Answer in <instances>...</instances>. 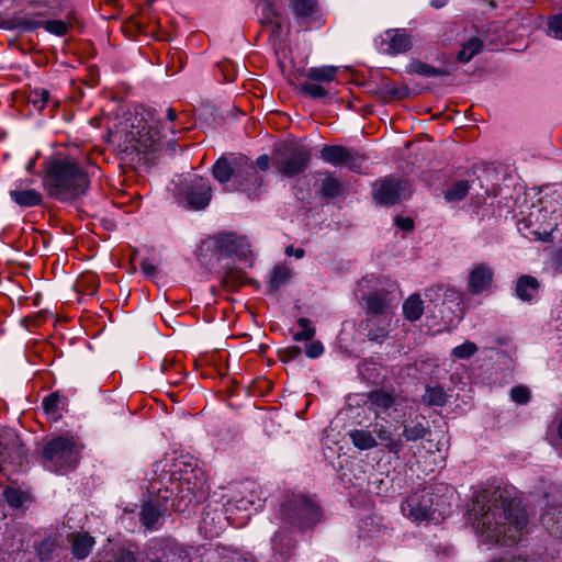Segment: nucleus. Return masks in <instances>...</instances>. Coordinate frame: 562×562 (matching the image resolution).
Wrapping results in <instances>:
<instances>
[{
  "label": "nucleus",
  "mask_w": 562,
  "mask_h": 562,
  "mask_svg": "<svg viewBox=\"0 0 562 562\" xmlns=\"http://www.w3.org/2000/svg\"><path fill=\"white\" fill-rule=\"evenodd\" d=\"M470 517L485 542L514 544L527 526V513L520 503L506 501L499 490L477 494Z\"/></svg>",
  "instance_id": "obj_1"
},
{
  "label": "nucleus",
  "mask_w": 562,
  "mask_h": 562,
  "mask_svg": "<svg viewBox=\"0 0 562 562\" xmlns=\"http://www.w3.org/2000/svg\"><path fill=\"white\" fill-rule=\"evenodd\" d=\"M43 184L52 198L69 201L86 192L89 180L75 159L53 157L45 162Z\"/></svg>",
  "instance_id": "obj_2"
},
{
  "label": "nucleus",
  "mask_w": 562,
  "mask_h": 562,
  "mask_svg": "<svg viewBox=\"0 0 562 562\" xmlns=\"http://www.w3.org/2000/svg\"><path fill=\"white\" fill-rule=\"evenodd\" d=\"M82 445L74 436H57L49 439L43 448L45 465L52 471L74 468L80 457Z\"/></svg>",
  "instance_id": "obj_3"
},
{
  "label": "nucleus",
  "mask_w": 562,
  "mask_h": 562,
  "mask_svg": "<svg viewBox=\"0 0 562 562\" xmlns=\"http://www.w3.org/2000/svg\"><path fill=\"white\" fill-rule=\"evenodd\" d=\"M348 436L352 445L359 450H371L382 445L393 456L398 457L402 452L401 438H395L394 431L384 424L376 423L372 429H352Z\"/></svg>",
  "instance_id": "obj_4"
},
{
  "label": "nucleus",
  "mask_w": 562,
  "mask_h": 562,
  "mask_svg": "<svg viewBox=\"0 0 562 562\" xmlns=\"http://www.w3.org/2000/svg\"><path fill=\"white\" fill-rule=\"evenodd\" d=\"M518 231L528 239L548 241L557 228L553 212L532 205L528 215L517 223Z\"/></svg>",
  "instance_id": "obj_5"
},
{
  "label": "nucleus",
  "mask_w": 562,
  "mask_h": 562,
  "mask_svg": "<svg viewBox=\"0 0 562 562\" xmlns=\"http://www.w3.org/2000/svg\"><path fill=\"white\" fill-rule=\"evenodd\" d=\"M128 137L134 150L146 153L165 137V134H162L160 121L154 117L151 112H147V119L142 117L137 125L132 124Z\"/></svg>",
  "instance_id": "obj_6"
},
{
  "label": "nucleus",
  "mask_w": 562,
  "mask_h": 562,
  "mask_svg": "<svg viewBox=\"0 0 562 562\" xmlns=\"http://www.w3.org/2000/svg\"><path fill=\"white\" fill-rule=\"evenodd\" d=\"M282 512L285 519L299 528L311 527L319 518L318 506L303 495L294 496L283 504Z\"/></svg>",
  "instance_id": "obj_7"
},
{
  "label": "nucleus",
  "mask_w": 562,
  "mask_h": 562,
  "mask_svg": "<svg viewBox=\"0 0 562 562\" xmlns=\"http://www.w3.org/2000/svg\"><path fill=\"white\" fill-rule=\"evenodd\" d=\"M262 501L260 485L255 481H244L234 486L227 505H232L239 510H248L250 507L256 509L260 507Z\"/></svg>",
  "instance_id": "obj_8"
},
{
  "label": "nucleus",
  "mask_w": 562,
  "mask_h": 562,
  "mask_svg": "<svg viewBox=\"0 0 562 562\" xmlns=\"http://www.w3.org/2000/svg\"><path fill=\"white\" fill-rule=\"evenodd\" d=\"M310 158V150L306 147H289L281 157L277 158V169L286 177H294L305 170Z\"/></svg>",
  "instance_id": "obj_9"
},
{
  "label": "nucleus",
  "mask_w": 562,
  "mask_h": 562,
  "mask_svg": "<svg viewBox=\"0 0 562 562\" xmlns=\"http://www.w3.org/2000/svg\"><path fill=\"white\" fill-rule=\"evenodd\" d=\"M376 48L386 55H398L412 48V40L405 29H390L375 38Z\"/></svg>",
  "instance_id": "obj_10"
},
{
  "label": "nucleus",
  "mask_w": 562,
  "mask_h": 562,
  "mask_svg": "<svg viewBox=\"0 0 562 562\" xmlns=\"http://www.w3.org/2000/svg\"><path fill=\"white\" fill-rule=\"evenodd\" d=\"M428 434H430V427L427 419L423 415H416L402 422V432L395 434V438H401L403 450L404 442H416Z\"/></svg>",
  "instance_id": "obj_11"
},
{
  "label": "nucleus",
  "mask_w": 562,
  "mask_h": 562,
  "mask_svg": "<svg viewBox=\"0 0 562 562\" xmlns=\"http://www.w3.org/2000/svg\"><path fill=\"white\" fill-rule=\"evenodd\" d=\"M403 514L414 521H424L434 518L431 499L426 495H412L402 506Z\"/></svg>",
  "instance_id": "obj_12"
},
{
  "label": "nucleus",
  "mask_w": 562,
  "mask_h": 562,
  "mask_svg": "<svg viewBox=\"0 0 562 562\" xmlns=\"http://www.w3.org/2000/svg\"><path fill=\"white\" fill-rule=\"evenodd\" d=\"M211 196V187L206 179L195 177L191 180L186 196L189 207L202 210L209 205Z\"/></svg>",
  "instance_id": "obj_13"
},
{
  "label": "nucleus",
  "mask_w": 562,
  "mask_h": 562,
  "mask_svg": "<svg viewBox=\"0 0 562 562\" xmlns=\"http://www.w3.org/2000/svg\"><path fill=\"white\" fill-rule=\"evenodd\" d=\"M494 279V272L485 263L474 265L468 278L469 290L473 294H481L491 290Z\"/></svg>",
  "instance_id": "obj_14"
},
{
  "label": "nucleus",
  "mask_w": 562,
  "mask_h": 562,
  "mask_svg": "<svg viewBox=\"0 0 562 562\" xmlns=\"http://www.w3.org/2000/svg\"><path fill=\"white\" fill-rule=\"evenodd\" d=\"M209 244L218 259L239 252L244 254L241 249L245 246V241L235 234L217 235L211 238Z\"/></svg>",
  "instance_id": "obj_15"
},
{
  "label": "nucleus",
  "mask_w": 562,
  "mask_h": 562,
  "mask_svg": "<svg viewBox=\"0 0 562 562\" xmlns=\"http://www.w3.org/2000/svg\"><path fill=\"white\" fill-rule=\"evenodd\" d=\"M369 409L372 411L375 417L382 415H390V409H396L400 405L401 398L385 391H373L368 396Z\"/></svg>",
  "instance_id": "obj_16"
},
{
  "label": "nucleus",
  "mask_w": 562,
  "mask_h": 562,
  "mask_svg": "<svg viewBox=\"0 0 562 562\" xmlns=\"http://www.w3.org/2000/svg\"><path fill=\"white\" fill-rule=\"evenodd\" d=\"M404 186L395 179H385L379 182L373 191L375 201L391 205L400 201Z\"/></svg>",
  "instance_id": "obj_17"
},
{
  "label": "nucleus",
  "mask_w": 562,
  "mask_h": 562,
  "mask_svg": "<svg viewBox=\"0 0 562 562\" xmlns=\"http://www.w3.org/2000/svg\"><path fill=\"white\" fill-rule=\"evenodd\" d=\"M27 180H19L14 183V189L9 192L11 200L23 207L37 206L42 203L43 196L35 189H26Z\"/></svg>",
  "instance_id": "obj_18"
},
{
  "label": "nucleus",
  "mask_w": 562,
  "mask_h": 562,
  "mask_svg": "<svg viewBox=\"0 0 562 562\" xmlns=\"http://www.w3.org/2000/svg\"><path fill=\"white\" fill-rule=\"evenodd\" d=\"M165 510L166 507L160 502H146L139 513L140 522L147 530H153L157 527Z\"/></svg>",
  "instance_id": "obj_19"
},
{
  "label": "nucleus",
  "mask_w": 562,
  "mask_h": 562,
  "mask_svg": "<svg viewBox=\"0 0 562 562\" xmlns=\"http://www.w3.org/2000/svg\"><path fill=\"white\" fill-rule=\"evenodd\" d=\"M98 562H136V558L132 551L109 540V544L98 553Z\"/></svg>",
  "instance_id": "obj_20"
},
{
  "label": "nucleus",
  "mask_w": 562,
  "mask_h": 562,
  "mask_svg": "<svg viewBox=\"0 0 562 562\" xmlns=\"http://www.w3.org/2000/svg\"><path fill=\"white\" fill-rule=\"evenodd\" d=\"M543 527L551 533L562 539V506L557 505L541 515Z\"/></svg>",
  "instance_id": "obj_21"
},
{
  "label": "nucleus",
  "mask_w": 562,
  "mask_h": 562,
  "mask_svg": "<svg viewBox=\"0 0 562 562\" xmlns=\"http://www.w3.org/2000/svg\"><path fill=\"white\" fill-rule=\"evenodd\" d=\"M295 15L305 21L308 19L321 20L319 5L316 0H291Z\"/></svg>",
  "instance_id": "obj_22"
},
{
  "label": "nucleus",
  "mask_w": 562,
  "mask_h": 562,
  "mask_svg": "<svg viewBox=\"0 0 562 562\" xmlns=\"http://www.w3.org/2000/svg\"><path fill=\"white\" fill-rule=\"evenodd\" d=\"M349 157V149L339 145H326L321 149V158L333 166H342Z\"/></svg>",
  "instance_id": "obj_23"
},
{
  "label": "nucleus",
  "mask_w": 562,
  "mask_h": 562,
  "mask_svg": "<svg viewBox=\"0 0 562 562\" xmlns=\"http://www.w3.org/2000/svg\"><path fill=\"white\" fill-rule=\"evenodd\" d=\"M539 282L531 276H521L516 284V295L522 301H531L537 296Z\"/></svg>",
  "instance_id": "obj_24"
},
{
  "label": "nucleus",
  "mask_w": 562,
  "mask_h": 562,
  "mask_svg": "<svg viewBox=\"0 0 562 562\" xmlns=\"http://www.w3.org/2000/svg\"><path fill=\"white\" fill-rule=\"evenodd\" d=\"M338 68L335 66H322L310 68L306 72V79L317 83H330L337 76Z\"/></svg>",
  "instance_id": "obj_25"
},
{
  "label": "nucleus",
  "mask_w": 562,
  "mask_h": 562,
  "mask_svg": "<svg viewBox=\"0 0 562 562\" xmlns=\"http://www.w3.org/2000/svg\"><path fill=\"white\" fill-rule=\"evenodd\" d=\"M95 541L94 538L90 535L83 532V533H77L72 539V553L78 559H86Z\"/></svg>",
  "instance_id": "obj_26"
},
{
  "label": "nucleus",
  "mask_w": 562,
  "mask_h": 562,
  "mask_svg": "<svg viewBox=\"0 0 562 562\" xmlns=\"http://www.w3.org/2000/svg\"><path fill=\"white\" fill-rule=\"evenodd\" d=\"M424 313L423 301L419 295H411L403 305V314L406 319L414 322L422 317Z\"/></svg>",
  "instance_id": "obj_27"
},
{
  "label": "nucleus",
  "mask_w": 562,
  "mask_h": 562,
  "mask_svg": "<svg viewBox=\"0 0 562 562\" xmlns=\"http://www.w3.org/2000/svg\"><path fill=\"white\" fill-rule=\"evenodd\" d=\"M483 48V42L479 37H472L462 45L458 53V60L462 63L470 61Z\"/></svg>",
  "instance_id": "obj_28"
},
{
  "label": "nucleus",
  "mask_w": 562,
  "mask_h": 562,
  "mask_svg": "<svg viewBox=\"0 0 562 562\" xmlns=\"http://www.w3.org/2000/svg\"><path fill=\"white\" fill-rule=\"evenodd\" d=\"M7 503L13 508H21L24 504L31 502V495L15 487H8L3 492Z\"/></svg>",
  "instance_id": "obj_29"
},
{
  "label": "nucleus",
  "mask_w": 562,
  "mask_h": 562,
  "mask_svg": "<svg viewBox=\"0 0 562 562\" xmlns=\"http://www.w3.org/2000/svg\"><path fill=\"white\" fill-rule=\"evenodd\" d=\"M407 71L412 72V74H417V75H420L424 77H441V76L446 75V72L443 70L431 67L418 59H413L408 64Z\"/></svg>",
  "instance_id": "obj_30"
},
{
  "label": "nucleus",
  "mask_w": 562,
  "mask_h": 562,
  "mask_svg": "<svg viewBox=\"0 0 562 562\" xmlns=\"http://www.w3.org/2000/svg\"><path fill=\"white\" fill-rule=\"evenodd\" d=\"M292 278V270L286 266H277L271 274L269 286L272 290H277L282 285L286 284Z\"/></svg>",
  "instance_id": "obj_31"
},
{
  "label": "nucleus",
  "mask_w": 562,
  "mask_h": 562,
  "mask_svg": "<svg viewBox=\"0 0 562 562\" xmlns=\"http://www.w3.org/2000/svg\"><path fill=\"white\" fill-rule=\"evenodd\" d=\"M470 189V184L465 180H460L446 189L443 194L448 202H458L465 198Z\"/></svg>",
  "instance_id": "obj_32"
},
{
  "label": "nucleus",
  "mask_w": 562,
  "mask_h": 562,
  "mask_svg": "<svg viewBox=\"0 0 562 562\" xmlns=\"http://www.w3.org/2000/svg\"><path fill=\"white\" fill-rule=\"evenodd\" d=\"M213 177L221 183H226L233 176V168L229 161L222 157L213 167Z\"/></svg>",
  "instance_id": "obj_33"
},
{
  "label": "nucleus",
  "mask_w": 562,
  "mask_h": 562,
  "mask_svg": "<svg viewBox=\"0 0 562 562\" xmlns=\"http://www.w3.org/2000/svg\"><path fill=\"white\" fill-rule=\"evenodd\" d=\"M366 300L368 312L371 314H383L389 307V302L385 296L371 294Z\"/></svg>",
  "instance_id": "obj_34"
},
{
  "label": "nucleus",
  "mask_w": 562,
  "mask_h": 562,
  "mask_svg": "<svg viewBox=\"0 0 562 562\" xmlns=\"http://www.w3.org/2000/svg\"><path fill=\"white\" fill-rule=\"evenodd\" d=\"M300 89L303 93L314 99L325 98L328 94V90L324 85L308 79L300 85Z\"/></svg>",
  "instance_id": "obj_35"
},
{
  "label": "nucleus",
  "mask_w": 562,
  "mask_h": 562,
  "mask_svg": "<svg viewBox=\"0 0 562 562\" xmlns=\"http://www.w3.org/2000/svg\"><path fill=\"white\" fill-rule=\"evenodd\" d=\"M423 401L427 405L442 406L446 403V394L440 386L427 387Z\"/></svg>",
  "instance_id": "obj_36"
},
{
  "label": "nucleus",
  "mask_w": 562,
  "mask_h": 562,
  "mask_svg": "<svg viewBox=\"0 0 562 562\" xmlns=\"http://www.w3.org/2000/svg\"><path fill=\"white\" fill-rule=\"evenodd\" d=\"M341 192L340 182L333 178L331 176H327L322 182V194L327 198H335Z\"/></svg>",
  "instance_id": "obj_37"
},
{
  "label": "nucleus",
  "mask_w": 562,
  "mask_h": 562,
  "mask_svg": "<svg viewBox=\"0 0 562 562\" xmlns=\"http://www.w3.org/2000/svg\"><path fill=\"white\" fill-rule=\"evenodd\" d=\"M477 351L474 342L465 341L452 349V357L456 359H469Z\"/></svg>",
  "instance_id": "obj_38"
},
{
  "label": "nucleus",
  "mask_w": 562,
  "mask_h": 562,
  "mask_svg": "<svg viewBox=\"0 0 562 562\" xmlns=\"http://www.w3.org/2000/svg\"><path fill=\"white\" fill-rule=\"evenodd\" d=\"M297 324L301 328V330L296 331L293 336L294 340L302 341V340H310L313 338L315 330L311 326L310 321L307 318H300L297 321Z\"/></svg>",
  "instance_id": "obj_39"
},
{
  "label": "nucleus",
  "mask_w": 562,
  "mask_h": 562,
  "mask_svg": "<svg viewBox=\"0 0 562 562\" xmlns=\"http://www.w3.org/2000/svg\"><path fill=\"white\" fill-rule=\"evenodd\" d=\"M60 403V396L56 393L49 394L44 397L42 405L47 414L53 415L54 418L59 417L58 408Z\"/></svg>",
  "instance_id": "obj_40"
},
{
  "label": "nucleus",
  "mask_w": 562,
  "mask_h": 562,
  "mask_svg": "<svg viewBox=\"0 0 562 562\" xmlns=\"http://www.w3.org/2000/svg\"><path fill=\"white\" fill-rule=\"evenodd\" d=\"M44 27L52 34L63 36L68 32L69 25L64 21L53 20L45 22Z\"/></svg>",
  "instance_id": "obj_41"
},
{
  "label": "nucleus",
  "mask_w": 562,
  "mask_h": 562,
  "mask_svg": "<svg viewBox=\"0 0 562 562\" xmlns=\"http://www.w3.org/2000/svg\"><path fill=\"white\" fill-rule=\"evenodd\" d=\"M510 398L517 404H526L530 400V391L522 385L515 386L510 391Z\"/></svg>",
  "instance_id": "obj_42"
},
{
  "label": "nucleus",
  "mask_w": 562,
  "mask_h": 562,
  "mask_svg": "<svg viewBox=\"0 0 562 562\" xmlns=\"http://www.w3.org/2000/svg\"><path fill=\"white\" fill-rule=\"evenodd\" d=\"M363 156L349 149V157L346 159L345 165L348 166V168L352 171H360L363 165Z\"/></svg>",
  "instance_id": "obj_43"
},
{
  "label": "nucleus",
  "mask_w": 562,
  "mask_h": 562,
  "mask_svg": "<svg viewBox=\"0 0 562 562\" xmlns=\"http://www.w3.org/2000/svg\"><path fill=\"white\" fill-rule=\"evenodd\" d=\"M549 32L554 37L562 40V13L549 20Z\"/></svg>",
  "instance_id": "obj_44"
},
{
  "label": "nucleus",
  "mask_w": 562,
  "mask_h": 562,
  "mask_svg": "<svg viewBox=\"0 0 562 562\" xmlns=\"http://www.w3.org/2000/svg\"><path fill=\"white\" fill-rule=\"evenodd\" d=\"M49 92L46 89L35 90L32 93V102L40 108L45 106L49 100Z\"/></svg>",
  "instance_id": "obj_45"
},
{
  "label": "nucleus",
  "mask_w": 562,
  "mask_h": 562,
  "mask_svg": "<svg viewBox=\"0 0 562 562\" xmlns=\"http://www.w3.org/2000/svg\"><path fill=\"white\" fill-rule=\"evenodd\" d=\"M324 351V347L321 342L315 341L312 342L307 349H306V356L310 358H317L319 357Z\"/></svg>",
  "instance_id": "obj_46"
},
{
  "label": "nucleus",
  "mask_w": 562,
  "mask_h": 562,
  "mask_svg": "<svg viewBox=\"0 0 562 562\" xmlns=\"http://www.w3.org/2000/svg\"><path fill=\"white\" fill-rule=\"evenodd\" d=\"M396 224L400 228L404 231H409L414 226V222L409 217H396Z\"/></svg>",
  "instance_id": "obj_47"
},
{
  "label": "nucleus",
  "mask_w": 562,
  "mask_h": 562,
  "mask_svg": "<svg viewBox=\"0 0 562 562\" xmlns=\"http://www.w3.org/2000/svg\"><path fill=\"white\" fill-rule=\"evenodd\" d=\"M140 269L146 276H154L156 271V267L149 261L142 262Z\"/></svg>",
  "instance_id": "obj_48"
},
{
  "label": "nucleus",
  "mask_w": 562,
  "mask_h": 562,
  "mask_svg": "<svg viewBox=\"0 0 562 562\" xmlns=\"http://www.w3.org/2000/svg\"><path fill=\"white\" fill-rule=\"evenodd\" d=\"M285 254L288 256H294L297 259H301L304 256V250L302 248H294L293 246H289L285 249Z\"/></svg>",
  "instance_id": "obj_49"
},
{
  "label": "nucleus",
  "mask_w": 562,
  "mask_h": 562,
  "mask_svg": "<svg viewBox=\"0 0 562 562\" xmlns=\"http://www.w3.org/2000/svg\"><path fill=\"white\" fill-rule=\"evenodd\" d=\"M256 165L261 170H267L269 168V157L267 155H262L257 158Z\"/></svg>",
  "instance_id": "obj_50"
},
{
  "label": "nucleus",
  "mask_w": 562,
  "mask_h": 562,
  "mask_svg": "<svg viewBox=\"0 0 562 562\" xmlns=\"http://www.w3.org/2000/svg\"><path fill=\"white\" fill-rule=\"evenodd\" d=\"M447 2H448V0H431L430 4H431V7L439 9V8L445 7L447 4Z\"/></svg>",
  "instance_id": "obj_51"
},
{
  "label": "nucleus",
  "mask_w": 562,
  "mask_h": 562,
  "mask_svg": "<svg viewBox=\"0 0 562 562\" xmlns=\"http://www.w3.org/2000/svg\"><path fill=\"white\" fill-rule=\"evenodd\" d=\"M167 119L169 122H173L177 119V112L175 109L169 108L167 110Z\"/></svg>",
  "instance_id": "obj_52"
},
{
  "label": "nucleus",
  "mask_w": 562,
  "mask_h": 562,
  "mask_svg": "<svg viewBox=\"0 0 562 562\" xmlns=\"http://www.w3.org/2000/svg\"><path fill=\"white\" fill-rule=\"evenodd\" d=\"M369 338H370V340H375V341H380V342H381V341L385 338V334H383V333H382V334L379 336V335H375V334L370 333V334H369Z\"/></svg>",
  "instance_id": "obj_53"
},
{
  "label": "nucleus",
  "mask_w": 562,
  "mask_h": 562,
  "mask_svg": "<svg viewBox=\"0 0 562 562\" xmlns=\"http://www.w3.org/2000/svg\"><path fill=\"white\" fill-rule=\"evenodd\" d=\"M279 538H280V535H276V537L273 538V546H274V548H276L277 550H280V549L278 548V540H279Z\"/></svg>",
  "instance_id": "obj_54"
},
{
  "label": "nucleus",
  "mask_w": 562,
  "mask_h": 562,
  "mask_svg": "<svg viewBox=\"0 0 562 562\" xmlns=\"http://www.w3.org/2000/svg\"><path fill=\"white\" fill-rule=\"evenodd\" d=\"M58 0H47L48 3H55L57 2Z\"/></svg>",
  "instance_id": "obj_55"
},
{
  "label": "nucleus",
  "mask_w": 562,
  "mask_h": 562,
  "mask_svg": "<svg viewBox=\"0 0 562 562\" xmlns=\"http://www.w3.org/2000/svg\"><path fill=\"white\" fill-rule=\"evenodd\" d=\"M256 182H258V186H261V181H259L257 176H256Z\"/></svg>",
  "instance_id": "obj_56"
}]
</instances>
